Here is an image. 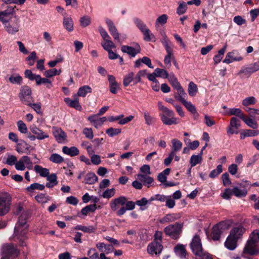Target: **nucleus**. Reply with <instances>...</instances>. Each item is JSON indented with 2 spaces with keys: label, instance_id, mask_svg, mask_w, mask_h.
<instances>
[{
  "label": "nucleus",
  "instance_id": "obj_1",
  "mask_svg": "<svg viewBox=\"0 0 259 259\" xmlns=\"http://www.w3.org/2000/svg\"><path fill=\"white\" fill-rule=\"evenodd\" d=\"M27 228L26 218L23 215H21L14 228V234L17 236L21 246L26 245L25 241L27 239L26 234Z\"/></svg>",
  "mask_w": 259,
  "mask_h": 259
},
{
  "label": "nucleus",
  "instance_id": "obj_2",
  "mask_svg": "<svg viewBox=\"0 0 259 259\" xmlns=\"http://www.w3.org/2000/svg\"><path fill=\"white\" fill-rule=\"evenodd\" d=\"M157 105L159 110L162 112L160 116L163 124L170 125L179 123V119L174 116L175 113L173 111L164 106L160 101L158 102Z\"/></svg>",
  "mask_w": 259,
  "mask_h": 259
},
{
  "label": "nucleus",
  "instance_id": "obj_3",
  "mask_svg": "<svg viewBox=\"0 0 259 259\" xmlns=\"http://www.w3.org/2000/svg\"><path fill=\"white\" fill-rule=\"evenodd\" d=\"M192 251L195 255L196 259H211L210 255L204 251L200 237L195 235L190 244Z\"/></svg>",
  "mask_w": 259,
  "mask_h": 259
},
{
  "label": "nucleus",
  "instance_id": "obj_4",
  "mask_svg": "<svg viewBox=\"0 0 259 259\" xmlns=\"http://www.w3.org/2000/svg\"><path fill=\"white\" fill-rule=\"evenodd\" d=\"M19 250L16 246L12 243L4 244L2 247L1 254L4 259H13L18 256Z\"/></svg>",
  "mask_w": 259,
  "mask_h": 259
},
{
  "label": "nucleus",
  "instance_id": "obj_5",
  "mask_svg": "<svg viewBox=\"0 0 259 259\" xmlns=\"http://www.w3.org/2000/svg\"><path fill=\"white\" fill-rule=\"evenodd\" d=\"M12 197L9 193L6 192L0 193V215H4L9 212Z\"/></svg>",
  "mask_w": 259,
  "mask_h": 259
},
{
  "label": "nucleus",
  "instance_id": "obj_6",
  "mask_svg": "<svg viewBox=\"0 0 259 259\" xmlns=\"http://www.w3.org/2000/svg\"><path fill=\"white\" fill-rule=\"evenodd\" d=\"M259 254V244L248 239L243 249L242 256L246 255H256Z\"/></svg>",
  "mask_w": 259,
  "mask_h": 259
},
{
  "label": "nucleus",
  "instance_id": "obj_7",
  "mask_svg": "<svg viewBox=\"0 0 259 259\" xmlns=\"http://www.w3.org/2000/svg\"><path fill=\"white\" fill-rule=\"evenodd\" d=\"M182 225L179 223L170 225L164 228L165 233L174 239L179 238L182 232Z\"/></svg>",
  "mask_w": 259,
  "mask_h": 259
},
{
  "label": "nucleus",
  "instance_id": "obj_8",
  "mask_svg": "<svg viewBox=\"0 0 259 259\" xmlns=\"http://www.w3.org/2000/svg\"><path fill=\"white\" fill-rule=\"evenodd\" d=\"M31 93V90L30 87L28 86L22 87L19 94L20 101L25 105L30 104V102L33 101Z\"/></svg>",
  "mask_w": 259,
  "mask_h": 259
},
{
  "label": "nucleus",
  "instance_id": "obj_9",
  "mask_svg": "<svg viewBox=\"0 0 259 259\" xmlns=\"http://www.w3.org/2000/svg\"><path fill=\"white\" fill-rule=\"evenodd\" d=\"M15 168L18 170H24L25 168L32 169L33 164L30 158L27 156H22L19 161L15 163Z\"/></svg>",
  "mask_w": 259,
  "mask_h": 259
},
{
  "label": "nucleus",
  "instance_id": "obj_10",
  "mask_svg": "<svg viewBox=\"0 0 259 259\" xmlns=\"http://www.w3.org/2000/svg\"><path fill=\"white\" fill-rule=\"evenodd\" d=\"M243 57L241 55L240 53L237 50H233L228 52L224 60L223 63L226 64H230L233 62H239L242 61Z\"/></svg>",
  "mask_w": 259,
  "mask_h": 259
},
{
  "label": "nucleus",
  "instance_id": "obj_11",
  "mask_svg": "<svg viewBox=\"0 0 259 259\" xmlns=\"http://www.w3.org/2000/svg\"><path fill=\"white\" fill-rule=\"evenodd\" d=\"M240 126V121L235 117L231 118L229 126L227 128V133L229 136L238 134V128Z\"/></svg>",
  "mask_w": 259,
  "mask_h": 259
},
{
  "label": "nucleus",
  "instance_id": "obj_12",
  "mask_svg": "<svg viewBox=\"0 0 259 259\" xmlns=\"http://www.w3.org/2000/svg\"><path fill=\"white\" fill-rule=\"evenodd\" d=\"M245 229L242 225H237L231 229L229 235L237 241H239L242 239L243 235L245 232Z\"/></svg>",
  "mask_w": 259,
  "mask_h": 259
},
{
  "label": "nucleus",
  "instance_id": "obj_13",
  "mask_svg": "<svg viewBox=\"0 0 259 259\" xmlns=\"http://www.w3.org/2000/svg\"><path fill=\"white\" fill-rule=\"evenodd\" d=\"M226 224L225 222H221L213 227L211 236L213 240L217 241L220 239L224 230L225 229Z\"/></svg>",
  "mask_w": 259,
  "mask_h": 259
},
{
  "label": "nucleus",
  "instance_id": "obj_14",
  "mask_svg": "<svg viewBox=\"0 0 259 259\" xmlns=\"http://www.w3.org/2000/svg\"><path fill=\"white\" fill-rule=\"evenodd\" d=\"M4 26L8 33L15 34L19 30L20 21L18 18H17L11 23L7 22L4 25Z\"/></svg>",
  "mask_w": 259,
  "mask_h": 259
},
{
  "label": "nucleus",
  "instance_id": "obj_15",
  "mask_svg": "<svg viewBox=\"0 0 259 259\" xmlns=\"http://www.w3.org/2000/svg\"><path fill=\"white\" fill-rule=\"evenodd\" d=\"M105 23L108 27L109 32L114 39L117 42H121L119 39V33L113 22L111 19L106 18L105 19Z\"/></svg>",
  "mask_w": 259,
  "mask_h": 259
},
{
  "label": "nucleus",
  "instance_id": "obj_16",
  "mask_svg": "<svg viewBox=\"0 0 259 259\" xmlns=\"http://www.w3.org/2000/svg\"><path fill=\"white\" fill-rule=\"evenodd\" d=\"M163 249V246L160 242L153 241L147 247V251L151 255L159 254Z\"/></svg>",
  "mask_w": 259,
  "mask_h": 259
},
{
  "label": "nucleus",
  "instance_id": "obj_17",
  "mask_svg": "<svg viewBox=\"0 0 259 259\" xmlns=\"http://www.w3.org/2000/svg\"><path fill=\"white\" fill-rule=\"evenodd\" d=\"M259 70V62H255L241 68L239 73L245 75H250L252 73Z\"/></svg>",
  "mask_w": 259,
  "mask_h": 259
},
{
  "label": "nucleus",
  "instance_id": "obj_18",
  "mask_svg": "<svg viewBox=\"0 0 259 259\" xmlns=\"http://www.w3.org/2000/svg\"><path fill=\"white\" fill-rule=\"evenodd\" d=\"M100 115L94 114L88 117V120L96 128H98L101 126L103 123L107 120L106 117H99Z\"/></svg>",
  "mask_w": 259,
  "mask_h": 259
},
{
  "label": "nucleus",
  "instance_id": "obj_19",
  "mask_svg": "<svg viewBox=\"0 0 259 259\" xmlns=\"http://www.w3.org/2000/svg\"><path fill=\"white\" fill-rule=\"evenodd\" d=\"M31 132L34 135L37 140H42L46 138H48L49 135L39 129L35 124H32L29 127Z\"/></svg>",
  "mask_w": 259,
  "mask_h": 259
},
{
  "label": "nucleus",
  "instance_id": "obj_20",
  "mask_svg": "<svg viewBox=\"0 0 259 259\" xmlns=\"http://www.w3.org/2000/svg\"><path fill=\"white\" fill-rule=\"evenodd\" d=\"M233 195L237 198L244 197L247 194V190L243 187V183H238L232 188Z\"/></svg>",
  "mask_w": 259,
  "mask_h": 259
},
{
  "label": "nucleus",
  "instance_id": "obj_21",
  "mask_svg": "<svg viewBox=\"0 0 259 259\" xmlns=\"http://www.w3.org/2000/svg\"><path fill=\"white\" fill-rule=\"evenodd\" d=\"M76 95L73 96L74 99L73 100L69 98H65L64 99V102L69 107L75 108L76 110L78 111H81L82 107L80 105L78 98Z\"/></svg>",
  "mask_w": 259,
  "mask_h": 259
},
{
  "label": "nucleus",
  "instance_id": "obj_22",
  "mask_svg": "<svg viewBox=\"0 0 259 259\" xmlns=\"http://www.w3.org/2000/svg\"><path fill=\"white\" fill-rule=\"evenodd\" d=\"M96 246L99 251L107 254L113 252L114 250L113 245L105 244L103 242L97 243L96 244Z\"/></svg>",
  "mask_w": 259,
  "mask_h": 259
},
{
  "label": "nucleus",
  "instance_id": "obj_23",
  "mask_svg": "<svg viewBox=\"0 0 259 259\" xmlns=\"http://www.w3.org/2000/svg\"><path fill=\"white\" fill-rule=\"evenodd\" d=\"M14 12V9L12 7H9L5 10L0 12V21L2 22L3 25L7 22H9L8 18L9 17L10 15H13Z\"/></svg>",
  "mask_w": 259,
  "mask_h": 259
},
{
  "label": "nucleus",
  "instance_id": "obj_24",
  "mask_svg": "<svg viewBox=\"0 0 259 259\" xmlns=\"http://www.w3.org/2000/svg\"><path fill=\"white\" fill-rule=\"evenodd\" d=\"M121 50L123 53H126L132 57H134L140 52V46L137 45V48L128 46H122Z\"/></svg>",
  "mask_w": 259,
  "mask_h": 259
},
{
  "label": "nucleus",
  "instance_id": "obj_25",
  "mask_svg": "<svg viewBox=\"0 0 259 259\" xmlns=\"http://www.w3.org/2000/svg\"><path fill=\"white\" fill-rule=\"evenodd\" d=\"M63 25L64 28L68 32H72L74 30V23L71 17L68 15L64 16Z\"/></svg>",
  "mask_w": 259,
  "mask_h": 259
},
{
  "label": "nucleus",
  "instance_id": "obj_26",
  "mask_svg": "<svg viewBox=\"0 0 259 259\" xmlns=\"http://www.w3.org/2000/svg\"><path fill=\"white\" fill-rule=\"evenodd\" d=\"M125 197L120 196L111 200L110 203V207L113 211L117 210L119 205H124L125 203Z\"/></svg>",
  "mask_w": 259,
  "mask_h": 259
},
{
  "label": "nucleus",
  "instance_id": "obj_27",
  "mask_svg": "<svg viewBox=\"0 0 259 259\" xmlns=\"http://www.w3.org/2000/svg\"><path fill=\"white\" fill-rule=\"evenodd\" d=\"M53 134L56 140L60 143H63L66 138V134L63 132L61 128H54L53 131Z\"/></svg>",
  "mask_w": 259,
  "mask_h": 259
},
{
  "label": "nucleus",
  "instance_id": "obj_28",
  "mask_svg": "<svg viewBox=\"0 0 259 259\" xmlns=\"http://www.w3.org/2000/svg\"><path fill=\"white\" fill-rule=\"evenodd\" d=\"M176 255L181 259L186 258L187 252L186 246L181 244H178L174 248Z\"/></svg>",
  "mask_w": 259,
  "mask_h": 259
},
{
  "label": "nucleus",
  "instance_id": "obj_29",
  "mask_svg": "<svg viewBox=\"0 0 259 259\" xmlns=\"http://www.w3.org/2000/svg\"><path fill=\"white\" fill-rule=\"evenodd\" d=\"M138 179L143 183V185L150 187L154 182V179L148 175H138Z\"/></svg>",
  "mask_w": 259,
  "mask_h": 259
},
{
  "label": "nucleus",
  "instance_id": "obj_30",
  "mask_svg": "<svg viewBox=\"0 0 259 259\" xmlns=\"http://www.w3.org/2000/svg\"><path fill=\"white\" fill-rule=\"evenodd\" d=\"M223 114L228 116L235 115L241 119L243 117L244 114L240 108H229L223 112Z\"/></svg>",
  "mask_w": 259,
  "mask_h": 259
},
{
  "label": "nucleus",
  "instance_id": "obj_31",
  "mask_svg": "<svg viewBox=\"0 0 259 259\" xmlns=\"http://www.w3.org/2000/svg\"><path fill=\"white\" fill-rule=\"evenodd\" d=\"M238 241L229 235L225 242V246L229 250H233L237 247Z\"/></svg>",
  "mask_w": 259,
  "mask_h": 259
},
{
  "label": "nucleus",
  "instance_id": "obj_32",
  "mask_svg": "<svg viewBox=\"0 0 259 259\" xmlns=\"http://www.w3.org/2000/svg\"><path fill=\"white\" fill-rule=\"evenodd\" d=\"M47 180L48 181L46 185L47 188H52L58 184L57 177L55 174L48 175L47 177Z\"/></svg>",
  "mask_w": 259,
  "mask_h": 259
},
{
  "label": "nucleus",
  "instance_id": "obj_33",
  "mask_svg": "<svg viewBox=\"0 0 259 259\" xmlns=\"http://www.w3.org/2000/svg\"><path fill=\"white\" fill-rule=\"evenodd\" d=\"M63 152L67 155L71 156H74L77 155L79 153V150L76 147H68L67 146H64L62 148Z\"/></svg>",
  "mask_w": 259,
  "mask_h": 259
},
{
  "label": "nucleus",
  "instance_id": "obj_34",
  "mask_svg": "<svg viewBox=\"0 0 259 259\" xmlns=\"http://www.w3.org/2000/svg\"><path fill=\"white\" fill-rule=\"evenodd\" d=\"M162 38L161 42L163 45L165 50L172 49L171 44L168 38H167L165 32L163 30L160 31Z\"/></svg>",
  "mask_w": 259,
  "mask_h": 259
},
{
  "label": "nucleus",
  "instance_id": "obj_35",
  "mask_svg": "<svg viewBox=\"0 0 259 259\" xmlns=\"http://www.w3.org/2000/svg\"><path fill=\"white\" fill-rule=\"evenodd\" d=\"M171 151L170 152L176 153L181 150L183 146V143L177 139L171 140Z\"/></svg>",
  "mask_w": 259,
  "mask_h": 259
},
{
  "label": "nucleus",
  "instance_id": "obj_36",
  "mask_svg": "<svg viewBox=\"0 0 259 259\" xmlns=\"http://www.w3.org/2000/svg\"><path fill=\"white\" fill-rule=\"evenodd\" d=\"M166 51L167 54L164 57V62L165 64H166L167 65V66L169 68L171 65V61H173L175 59V58L174 56L172 49H169V50H166Z\"/></svg>",
  "mask_w": 259,
  "mask_h": 259
},
{
  "label": "nucleus",
  "instance_id": "obj_37",
  "mask_svg": "<svg viewBox=\"0 0 259 259\" xmlns=\"http://www.w3.org/2000/svg\"><path fill=\"white\" fill-rule=\"evenodd\" d=\"M98 178L94 172H89L87 174L84 178L85 183L90 185L94 184L98 181Z\"/></svg>",
  "mask_w": 259,
  "mask_h": 259
},
{
  "label": "nucleus",
  "instance_id": "obj_38",
  "mask_svg": "<svg viewBox=\"0 0 259 259\" xmlns=\"http://www.w3.org/2000/svg\"><path fill=\"white\" fill-rule=\"evenodd\" d=\"M167 19L168 16L166 14H162L159 16L155 21V26L156 29L157 30L160 25L165 24L167 23Z\"/></svg>",
  "mask_w": 259,
  "mask_h": 259
},
{
  "label": "nucleus",
  "instance_id": "obj_39",
  "mask_svg": "<svg viewBox=\"0 0 259 259\" xmlns=\"http://www.w3.org/2000/svg\"><path fill=\"white\" fill-rule=\"evenodd\" d=\"M48 77H41L40 75H38L37 76L36 82V84L37 85H40L41 84H46L47 88L50 89L53 87V84L52 82L47 78Z\"/></svg>",
  "mask_w": 259,
  "mask_h": 259
},
{
  "label": "nucleus",
  "instance_id": "obj_40",
  "mask_svg": "<svg viewBox=\"0 0 259 259\" xmlns=\"http://www.w3.org/2000/svg\"><path fill=\"white\" fill-rule=\"evenodd\" d=\"M101 46L103 49L107 52L111 50L116 48V46L113 42L111 40V38L108 39L103 40L101 42Z\"/></svg>",
  "mask_w": 259,
  "mask_h": 259
},
{
  "label": "nucleus",
  "instance_id": "obj_41",
  "mask_svg": "<svg viewBox=\"0 0 259 259\" xmlns=\"http://www.w3.org/2000/svg\"><path fill=\"white\" fill-rule=\"evenodd\" d=\"M92 92V88L89 85H83L79 88L77 96L84 97L86 95Z\"/></svg>",
  "mask_w": 259,
  "mask_h": 259
},
{
  "label": "nucleus",
  "instance_id": "obj_42",
  "mask_svg": "<svg viewBox=\"0 0 259 259\" xmlns=\"http://www.w3.org/2000/svg\"><path fill=\"white\" fill-rule=\"evenodd\" d=\"M35 172L39 175L40 177H47L50 174L49 169L46 168H44L40 165H36L34 167Z\"/></svg>",
  "mask_w": 259,
  "mask_h": 259
},
{
  "label": "nucleus",
  "instance_id": "obj_43",
  "mask_svg": "<svg viewBox=\"0 0 259 259\" xmlns=\"http://www.w3.org/2000/svg\"><path fill=\"white\" fill-rule=\"evenodd\" d=\"M227 49V45H225L222 49L218 51V54L214 55L213 60L215 64L219 63L223 58Z\"/></svg>",
  "mask_w": 259,
  "mask_h": 259
},
{
  "label": "nucleus",
  "instance_id": "obj_44",
  "mask_svg": "<svg viewBox=\"0 0 259 259\" xmlns=\"http://www.w3.org/2000/svg\"><path fill=\"white\" fill-rule=\"evenodd\" d=\"M202 161L201 154L192 155L190 159V164L191 167H194L197 164H200Z\"/></svg>",
  "mask_w": 259,
  "mask_h": 259
},
{
  "label": "nucleus",
  "instance_id": "obj_45",
  "mask_svg": "<svg viewBox=\"0 0 259 259\" xmlns=\"http://www.w3.org/2000/svg\"><path fill=\"white\" fill-rule=\"evenodd\" d=\"M241 119L250 127L253 129L257 128L258 124L257 122L253 119V118H247L244 115L243 117H242Z\"/></svg>",
  "mask_w": 259,
  "mask_h": 259
},
{
  "label": "nucleus",
  "instance_id": "obj_46",
  "mask_svg": "<svg viewBox=\"0 0 259 259\" xmlns=\"http://www.w3.org/2000/svg\"><path fill=\"white\" fill-rule=\"evenodd\" d=\"M178 218L177 214L175 213H169L165 215L163 218L159 220V222L162 224L169 223L175 221Z\"/></svg>",
  "mask_w": 259,
  "mask_h": 259
},
{
  "label": "nucleus",
  "instance_id": "obj_47",
  "mask_svg": "<svg viewBox=\"0 0 259 259\" xmlns=\"http://www.w3.org/2000/svg\"><path fill=\"white\" fill-rule=\"evenodd\" d=\"M75 229L81 230L84 233H92L96 231V228L93 226L77 225L75 227Z\"/></svg>",
  "mask_w": 259,
  "mask_h": 259
},
{
  "label": "nucleus",
  "instance_id": "obj_48",
  "mask_svg": "<svg viewBox=\"0 0 259 259\" xmlns=\"http://www.w3.org/2000/svg\"><path fill=\"white\" fill-rule=\"evenodd\" d=\"M135 74L133 72H130L126 74L123 80V84L124 87H127L132 81L134 83Z\"/></svg>",
  "mask_w": 259,
  "mask_h": 259
},
{
  "label": "nucleus",
  "instance_id": "obj_49",
  "mask_svg": "<svg viewBox=\"0 0 259 259\" xmlns=\"http://www.w3.org/2000/svg\"><path fill=\"white\" fill-rule=\"evenodd\" d=\"M188 92L191 97L195 96L198 92L197 86L193 81L190 82L188 84Z\"/></svg>",
  "mask_w": 259,
  "mask_h": 259
},
{
  "label": "nucleus",
  "instance_id": "obj_50",
  "mask_svg": "<svg viewBox=\"0 0 259 259\" xmlns=\"http://www.w3.org/2000/svg\"><path fill=\"white\" fill-rule=\"evenodd\" d=\"M134 22L142 33L145 32L146 30L149 29L146 24L140 19L135 18L134 19Z\"/></svg>",
  "mask_w": 259,
  "mask_h": 259
},
{
  "label": "nucleus",
  "instance_id": "obj_51",
  "mask_svg": "<svg viewBox=\"0 0 259 259\" xmlns=\"http://www.w3.org/2000/svg\"><path fill=\"white\" fill-rule=\"evenodd\" d=\"M35 199L37 202L41 204H45L50 200V197L45 194L41 193L35 196Z\"/></svg>",
  "mask_w": 259,
  "mask_h": 259
},
{
  "label": "nucleus",
  "instance_id": "obj_52",
  "mask_svg": "<svg viewBox=\"0 0 259 259\" xmlns=\"http://www.w3.org/2000/svg\"><path fill=\"white\" fill-rule=\"evenodd\" d=\"M148 203L149 201H148V200L145 197H143L140 200L136 201V205L140 207V209L142 211L147 209Z\"/></svg>",
  "mask_w": 259,
  "mask_h": 259
},
{
  "label": "nucleus",
  "instance_id": "obj_53",
  "mask_svg": "<svg viewBox=\"0 0 259 259\" xmlns=\"http://www.w3.org/2000/svg\"><path fill=\"white\" fill-rule=\"evenodd\" d=\"M257 100L256 98L253 96H250L245 98L242 101V104L245 106H248L250 105H253L256 104Z\"/></svg>",
  "mask_w": 259,
  "mask_h": 259
},
{
  "label": "nucleus",
  "instance_id": "obj_54",
  "mask_svg": "<svg viewBox=\"0 0 259 259\" xmlns=\"http://www.w3.org/2000/svg\"><path fill=\"white\" fill-rule=\"evenodd\" d=\"M61 70L60 69L57 70L56 68H53L46 70L44 73V75L46 76V77L50 78L53 77L56 75H59L61 73Z\"/></svg>",
  "mask_w": 259,
  "mask_h": 259
},
{
  "label": "nucleus",
  "instance_id": "obj_55",
  "mask_svg": "<svg viewBox=\"0 0 259 259\" xmlns=\"http://www.w3.org/2000/svg\"><path fill=\"white\" fill-rule=\"evenodd\" d=\"M177 91L178 95H175V97L176 99L183 103V100H186L185 98L187 97V94L183 88L178 90Z\"/></svg>",
  "mask_w": 259,
  "mask_h": 259
},
{
  "label": "nucleus",
  "instance_id": "obj_56",
  "mask_svg": "<svg viewBox=\"0 0 259 259\" xmlns=\"http://www.w3.org/2000/svg\"><path fill=\"white\" fill-rule=\"evenodd\" d=\"M223 171V166L222 164H219L217 166L216 169L211 170L209 175L211 178L217 177Z\"/></svg>",
  "mask_w": 259,
  "mask_h": 259
},
{
  "label": "nucleus",
  "instance_id": "obj_57",
  "mask_svg": "<svg viewBox=\"0 0 259 259\" xmlns=\"http://www.w3.org/2000/svg\"><path fill=\"white\" fill-rule=\"evenodd\" d=\"M183 104L188 111H189L192 114H195L196 113L197 111L196 107L191 102L187 101V100H183Z\"/></svg>",
  "mask_w": 259,
  "mask_h": 259
},
{
  "label": "nucleus",
  "instance_id": "obj_58",
  "mask_svg": "<svg viewBox=\"0 0 259 259\" xmlns=\"http://www.w3.org/2000/svg\"><path fill=\"white\" fill-rule=\"evenodd\" d=\"M50 160L55 163H60L64 161V158L58 154L53 153L51 155Z\"/></svg>",
  "mask_w": 259,
  "mask_h": 259
},
{
  "label": "nucleus",
  "instance_id": "obj_59",
  "mask_svg": "<svg viewBox=\"0 0 259 259\" xmlns=\"http://www.w3.org/2000/svg\"><path fill=\"white\" fill-rule=\"evenodd\" d=\"M96 209L95 204H91L83 208L81 210V213L84 215H87L90 212H94Z\"/></svg>",
  "mask_w": 259,
  "mask_h": 259
},
{
  "label": "nucleus",
  "instance_id": "obj_60",
  "mask_svg": "<svg viewBox=\"0 0 259 259\" xmlns=\"http://www.w3.org/2000/svg\"><path fill=\"white\" fill-rule=\"evenodd\" d=\"M45 189V186L38 183H33L27 187L26 189L29 192H32L34 190H43Z\"/></svg>",
  "mask_w": 259,
  "mask_h": 259
},
{
  "label": "nucleus",
  "instance_id": "obj_61",
  "mask_svg": "<svg viewBox=\"0 0 259 259\" xmlns=\"http://www.w3.org/2000/svg\"><path fill=\"white\" fill-rule=\"evenodd\" d=\"M80 24L82 27H86L90 25L91 18L89 16H83L80 18Z\"/></svg>",
  "mask_w": 259,
  "mask_h": 259
},
{
  "label": "nucleus",
  "instance_id": "obj_62",
  "mask_svg": "<svg viewBox=\"0 0 259 259\" xmlns=\"http://www.w3.org/2000/svg\"><path fill=\"white\" fill-rule=\"evenodd\" d=\"M121 132L120 128H115L113 127H110L106 130V133L110 137H113L116 136Z\"/></svg>",
  "mask_w": 259,
  "mask_h": 259
},
{
  "label": "nucleus",
  "instance_id": "obj_63",
  "mask_svg": "<svg viewBox=\"0 0 259 259\" xmlns=\"http://www.w3.org/2000/svg\"><path fill=\"white\" fill-rule=\"evenodd\" d=\"M246 111L252 118L259 120V109L249 108Z\"/></svg>",
  "mask_w": 259,
  "mask_h": 259
},
{
  "label": "nucleus",
  "instance_id": "obj_64",
  "mask_svg": "<svg viewBox=\"0 0 259 259\" xmlns=\"http://www.w3.org/2000/svg\"><path fill=\"white\" fill-rule=\"evenodd\" d=\"M248 240L258 243V242H259V230H255L253 231L250 234Z\"/></svg>",
  "mask_w": 259,
  "mask_h": 259
}]
</instances>
